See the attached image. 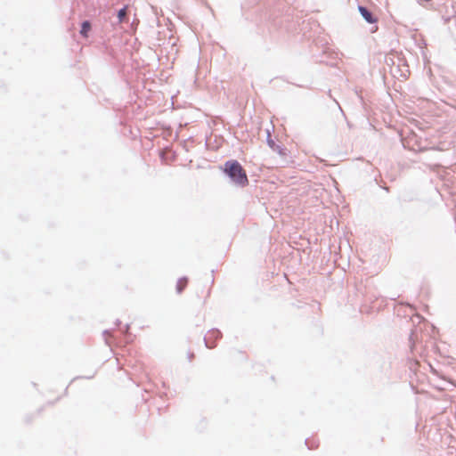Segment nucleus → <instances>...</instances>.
Returning <instances> with one entry per match:
<instances>
[{
  "label": "nucleus",
  "instance_id": "obj_1",
  "mask_svg": "<svg viewBox=\"0 0 456 456\" xmlns=\"http://www.w3.org/2000/svg\"><path fill=\"white\" fill-rule=\"evenodd\" d=\"M224 171L240 186H246L248 183L246 171L238 161H227L224 164Z\"/></svg>",
  "mask_w": 456,
  "mask_h": 456
},
{
  "label": "nucleus",
  "instance_id": "obj_2",
  "mask_svg": "<svg viewBox=\"0 0 456 456\" xmlns=\"http://www.w3.org/2000/svg\"><path fill=\"white\" fill-rule=\"evenodd\" d=\"M360 13L364 18V20L369 23L377 22V19L372 16V14L363 6H359L358 8Z\"/></svg>",
  "mask_w": 456,
  "mask_h": 456
},
{
  "label": "nucleus",
  "instance_id": "obj_3",
  "mask_svg": "<svg viewBox=\"0 0 456 456\" xmlns=\"http://www.w3.org/2000/svg\"><path fill=\"white\" fill-rule=\"evenodd\" d=\"M91 30V23L87 20L84 21L81 26L80 34L85 37H88V34Z\"/></svg>",
  "mask_w": 456,
  "mask_h": 456
},
{
  "label": "nucleus",
  "instance_id": "obj_4",
  "mask_svg": "<svg viewBox=\"0 0 456 456\" xmlns=\"http://www.w3.org/2000/svg\"><path fill=\"white\" fill-rule=\"evenodd\" d=\"M128 5L124 6L122 9H120L118 12V22L122 23L126 20L127 12H128Z\"/></svg>",
  "mask_w": 456,
  "mask_h": 456
},
{
  "label": "nucleus",
  "instance_id": "obj_5",
  "mask_svg": "<svg viewBox=\"0 0 456 456\" xmlns=\"http://www.w3.org/2000/svg\"><path fill=\"white\" fill-rule=\"evenodd\" d=\"M188 280L186 278H181L176 282V290L181 293L187 286Z\"/></svg>",
  "mask_w": 456,
  "mask_h": 456
},
{
  "label": "nucleus",
  "instance_id": "obj_6",
  "mask_svg": "<svg viewBox=\"0 0 456 456\" xmlns=\"http://www.w3.org/2000/svg\"><path fill=\"white\" fill-rule=\"evenodd\" d=\"M138 22H139V20H136V22H135V20H134V21L133 22V26H134V25H135V27H136V26H137V24H138Z\"/></svg>",
  "mask_w": 456,
  "mask_h": 456
}]
</instances>
